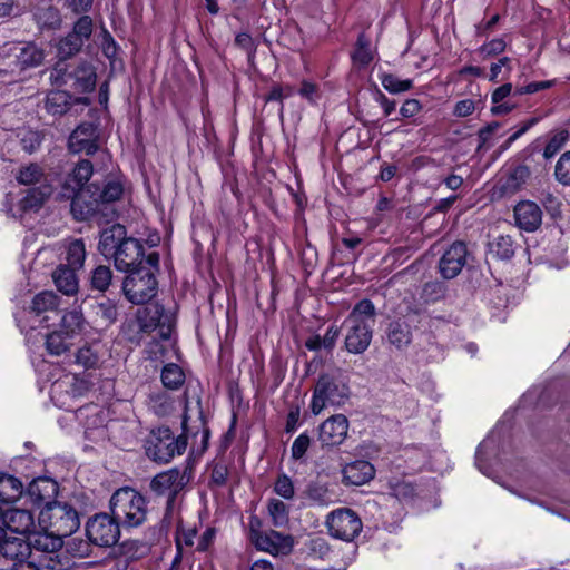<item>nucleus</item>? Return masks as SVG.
Returning a JSON list of instances; mask_svg holds the SVG:
<instances>
[{
	"label": "nucleus",
	"mask_w": 570,
	"mask_h": 570,
	"mask_svg": "<svg viewBox=\"0 0 570 570\" xmlns=\"http://www.w3.org/2000/svg\"><path fill=\"white\" fill-rule=\"evenodd\" d=\"M375 315V306L370 299H362L354 306L343 323L347 352L362 354L367 350L372 341Z\"/></svg>",
	"instance_id": "nucleus-1"
},
{
	"label": "nucleus",
	"mask_w": 570,
	"mask_h": 570,
	"mask_svg": "<svg viewBox=\"0 0 570 570\" xmlns=\"http://www.w3.org/2000/svg\"><path fill=\"white\" fill-rule=\"evenodd\" d=\"M110 511L119 523L136 528L147 520L146 498L130 487L119 488L110 498Z\"/></svg>",
	"instance_id": "nucleus-2"
},
{
	"label": "nucleus",
	"mask_w": 570,
	"mask_h": 570,
	"mask_svg": "<svg viewBox=\"0 0 570 570\" xmlns=\"http://www.w3.org/2000/svg\"><path fill=\"white\" fill-rule=\"evenodd\" d=\"M63 541L55 532L43 531L30 533L27 541L21 538H13L11 544L4 547L9 556H37L45 563L46 558H53V554L62 548Z\"/></svg>",
	"instance_id": "nucleus-3"
},
{
	"label": "nucleus",
	"mask_w": 570,
	"mask_h": 570,
	"mask_svg": "<svg viewBox=\"0 0 570 570\" xmlns=\"http://www.w3.org/2000/svg\"><path fill=\"white\" fill-rule=\"evenodd\" d=\"M187 446V438L183 433L175 436L168 428L153 431L146 442L147 456L158 463H168L176 455L183 454Z\"/></svg>",
	"instance_id": "nucleus-4"
},
{
	"label": "nucleus",
	"mask_w": 570,
	"mask_h": 570,
	"mask_svg": "<svg viewBox=\"0 0 570 570\" xmlns=\"http://www.w3.org/2000/svg\"><path fill=\"white\" fill-rule=\"evenodd\" d=\"M348 394L346 384L331 374H322L313 391L311 411L318 415L326 407H338L347 401Z\"/></svg>",
	"instance_id": "nucleus-5"
},
{
	"label": "nucleus",
	"mask_w": 570,
	"mask_h": 570,
	"mask_svg": "<svg viewBox=\"0 0 570 570\" xmlns=\"http://www.w3.org/2000/svg\"><path fill=\"white\" fill-rule=\"evenodd\" d=\"M42 522H48L52 532L61 539L75 533L80 527L79 514L73 507L65 502H53L40 514Z\"/></svg>",
	"instance_id": "nucleus-6"
},
{
	"label": "nucleus",
	"mask_w": 570,
	"mask_h": 570,
	"mask_svg": "<svg viewBox=\"0 0 570 570\" xmlns=\"http://www.w3.org/2000/svg\"><path fill=\"white\" fill-rule=\"evenodd\" d=\"M325 525L331 537L345 542H352L363 529L360 515L350 508H338L330 512Z\"/></svg>",
	"instance_id": "nucleus-7"
},
{
	"label": "nucleus",
	"mask_w": 570,
	"mask_h": 570,
	"mask_svg": "<svg viewBox=\"0 0 570 570\" xmlns=\"http://www.w3.org/2000/svg\"><path fill=\"white\" fill-rule=\"evenodd\" d=\"M158 289V282L153 271L140 267L128 274L122 283L125 296L132 304H145L149 302Z\"/></svg>",
	"instance_id": "nucleus-8"
},
{
	"label": "nucleus",
	"mask_w": 570,
	"mask_h": 570,
	"mask_svg": "<svg viewBox=\"0 0 570 570\" xmlns=\"http://www.w3.org/2000/svg\"><path fill=\"white\" fill-rule=\"evenodd\" d=\"M190 480L187 470L180 471L173 468L156 474L150 481V490L157 497L167 499V509H171L177 495L183 491Z\"/></svg>",
	"instance_id": "nucleus-9"
},
{
	"label": "nucleus",
	"mask_w": 570,
	"mask_h": 570,
	"mask_svg": "<svg viewBox=\"0 0 570 570\" xmlns=\"http://www.w3.org/2000/svg\"><path fill=\"white\" fill-rule=\"evenodd\" d=\"M119 524L112 514L98 513L88 520L86 534L98 547H111L120 538Z\"/></svg>",
	"instance_id": "nucleus-10"
},
{
	"label": "nucleus",
	"mask_w": 570,
	"mask_h": 570,
	"mask_svg": "<svg viewBox=\"0 0 570 570\" xmlns=\"http://www.w3.org/2000/svg\"><path fill=\"white\" fill-rule=\"evenodd\" d=\"M137 322L140 331L151 332L159 330V336L167 341L170 337L174 317L167 313L163 305L153 303L139 308L137 312Z\"/></svg>",
	"instance_id": "nucleus-11"
},
{
	"label": "nucleus",
	"mask_w": 570,
	"mask_h": 570,
	"mask_svg": "<svg viewBox=\"0 0 570 570\" xmlns=\"http://www.w3.org/2000/svg\"><path fill=\"white\" fill-rule=\"evenodd\" d=\"M144 257V244L136 238L128 237L118 245V249L109 258L114 261L117 271L130 274L142 267Z\"/></svg>",
	"instance_id": "nucleus-12"
},
{
	"label": "nucleus",
	"mask_w": 570,
	"mask_h": 570,
	"mask_svg": "<svg viewBox=\"0 0 570 570\" xmlns=\"http://www.w3.org/2000/svg\"><path fill=\"white\" fill-rule=\"evenodd\" d=\"M70 210L75 219L88 220L92 218H99L100 216L107 217L108 214H104V207L98 200V196L94 189V184L86 186L85 189L75 191L70 198Z\"/></svg>",
	"instance_id": "nucleus-13"
},
{
	"label": "nucleus",
	"mask_w": 570,
	"mask_h": 570,
	"mask_svg": "<svg viewBox=\"0 0 570 570\" xmlns=\"http://www.w3.org/2000/svg\"><path fill=\"white\" fill-rule=\"evenodd\" d=\"M4 57L12 58V61L8 63L12 71L16 69L22 71L40 66L43 62L45 53L42 49L32 42L13 43L8 48Z\"/></svg>",
	"instance_id": "nucleus-14"
},
{
	"label": "nucleus",
	"mask_w": 570,
	"mask_h": 570,
	"mask_svg": "<svg viewBox=\"0 0 570 570\" xmlns=\"http://www.w3.org/2000/svg\"><path fill=\"white\" fill-rule=\"evenodd\" d=\"M250 540L258 550L273 556H286L293 548V539L291 535H285L274 530L265 532L253 531Z\"/></svg>",
	"instance_id": "nucleus-15"
},
{
	"label": "nucleus",
	"mask_w": 570,
	"mask_h": 570,
	"mask_svg": "<svg viewBox=\"0 0 570 570\" xmlns=\"http://www.w3.org/2000/svg\"><path fill=\"white\" fill-rule=\"evenodd\" d=\"M348 420L343 414H335L326 419L318 428V441L322 446L341 445L348 433Z\"/></svg>",
	"instance_id": "nucleus-16"
},
{
	"label": "nucleus",
	"mask_w": 570,
	"mask_h": 570,
	"mask_svg": "<svg viewBox=\"0 0 570 570\" xmlns=\"http://www.w3.org/2000/svg\"><path fill=\"white\" fill-rule=\"evenodd\" d=\"M68 148L72 154L94 155L99 148L97 127L92 122L80 124L70 135Z\"/></svg>",
	"instance_id": "nucleus-17"
},
{
	"label": "nucleus",
	"mask_w": 570,
	"mask_h": 570,
	"mask_svg": "<svg viewBox=\"0 0 570 570\" xmlns=\"http://www.w3.org/2000/svg\"><path fill=\"white\" fill-rule=\"evenodd\" d=\"M92 174L94 167L91 161L88 159L79 160L62 181L58 197L69 200V198L75 195V191L86 188L85 185L89 181Z\"/></svg>",
	"instance_id": "nucleus-18"
},
{
	"label": "nucleus",
	"mask_w": 570,
	"mask_h": 570,
	"mask_svg": "<svg viewBox=\"0 0 570 570\" xmlns=\"http://www.w3.org/2000/svg\"><path fill=\"white\" fill-rule=\"evenodd\" d=\"M468 249L464 243L454 242L441 256L439 272L445 279L456 277L466 263Z\"/></svg>",
	"instance_id": "nucleus-19"
},
{
	"label": "nucleus",
	"mask_w": 570,
	"mask_h": 570,
	"mask_svg": "<svg viewBox=\"0 0 570 570\" xmlns=\"http://www.w3.org/2000/svg\"><path fill=\"white\" fill-rule=\"evenodd\" d=\"M515 225L525 232H534L542 224V210L539 205L531 200H523L514 207Z\"/></svg>",
	"instance_id": "nucleus-20"
},
{
	"label": "nucleus",
	"mask_w": 570,
	"mask_h": 570,
	"mask_svg": "<svg viewBox=\"0 0 570 570\" xmlns=\"http://www.w3.org/2000/svg\"><path fill=\"white\" fill-rule=\"evenodd\" d=\"M1 522L11 533L29 535L35 528V519L26 509H9L1 514Z\"/></svg>",
	"instance_id": "nucleus-21"
},
{
	"label": "nucleus",
	"mask_w": 570,
	"mask_h": 570,
	"mask_svg": "<svg viewBox=\"0 0 570 570\" xmlns=\"http://www.w3.org/2000/svg\"><path fill=\"white\" fill-rule=\"evenodd\" d=\"M58 493V484L50 478H38L32 480L28 488L27 494L30 497L35 504H52L51 500L56 498Z\"/></svg>",
	"instance_id": "nucleus-22"
},
{
	"label": "nucleus",
	"mask_w": 570,
	"mask_h": 570,
	"mask_svg": "<svg viewBox=\"0 0 570 570\" xmlns=\"http://www.w3.org/2000/svg\"><path fill=\"white\" fill-rule=\"evenodd\" d=\"M343 482L346 485H363L370 482L375 475L374 466L365 460H356L344 466Z\"/></svg>",
	"instance_id": "nucleus-23"
},
{
	"label": "nucleus",
	"mask_w": 570,
	"mask_h": 570,
	"mask_svg": "<svg viewBox=\"0 0 570 570\" xmlns=\"http://www.w3.org/2000/svg\"><path fill=\"white\" fill-rule=\"evenodd\" d=\"M127 238L126 228L120 224H115L101 232L98 249L104 257L109 258L118 249V245Z\"/></svg>",
	"instance_id": "nucleus-24"
},
{
	"label": "nucleus",
	"mask_w": 570,
	"mask_h": 570,
	"mask_svg": "<svg viewBox=\"0 0 570 570\" xmlns=\"http://www.w3.org/2000/svg\"><path fill=\"white\" fill-rule=\"evenodd\" d=\"M68 77L73 79L75 89L79 92H90L96 87V70L88 62H80Z\"/></svg>",
	"instance_id": "nucleus-25"
},
{
	"label": "nucleus",
	"mask_w": 570,
	"mask_h": 570,
	"mask_svg": "<svg viewBox=\"0 0 570 570\" xmlns=\"http://www.w3.org/2000/svg\"><path fill=\"white\" fill-rule=\"evenodd\" d=\"M386 337L391 345L397 350L406 347L412 341V332L405 320H395L387 326Z\"/></svg>",
	"instance_id": "nucleus-26"
},
{
	"label": "nucleus",
	"mask_w": 570,
	"mask_h": 570,
	"mask_svg": "<svg viewBox=\"0 0 570 570\" xmlns=\"http://www.w3.org/2000/svg\"><path fill=\"white\" fill-rule=\"evenodd\" d=\"M23 492L22 482L10 474L0 473V504H9L17 501Z\"/></svg>",
	"instance_id": "nucleus-27"
},
{
	"label": "nucleus",
	"mask_w": 570,
	"mask_h": 570,
	"mask_svg": "<svg viewBox=\"0 0 570 570\" xmlns=\"http://www.w3.org/2000/svg\"><path fill=\"white\" fill-rule=\"evenodd\" d=\"M75 271L67 266H59L52 273L56 287L65 295H73L78 292V278Z\"/></svg>",
	"instance_id": "nucleus-28"
},
{
	"label": "nucleus",
	"mask_w": 570,
	"mask_h": 570,
	"mask_svg": "<svg viewBox=\"0 0 570 570\" xmlns=\"http://www.w3.org/2000/svg\"><path fill=\"white\" fill-rule=\"evenodd\" d=\"M6 558H10L13 561L12 567L9 570H41V568L46 569H55L58 561L55 558H46L47 562L42 561L37 556H7Z\"/></svg>",
	"instance_id": "nucleus-29"
},
{
	"label": "nucleus",
	"mask_w": 570,
	"mask_h": 570,
	"mask_svg": "<svg viewBox=\"0 0 570 570\" xmlns=\"http://www.w3.org/2000/svg\"><path fill=\"white\" fill-rule=\"evenodd\" d=\"M304 497L308 500L309 505L326 507L334 501V495L326 483L311 482L305 491Z\"/></svg>",
	"instance_id": "nucleus-30"
},
{
	"label": "nucleus",
	"mask_w": 570,
	"mask_h": 570,
	"mask_svg": "<svg viewBox=\"0 0 570 570\" xmlns=\"http://www.w3.org/2000/svg\"><path fill=\"white\" fill-rule=\"evenodd\" d=\"M53 188L50 184L43 183L38 187L30 188L21 200L24 210L38 209L52 195Z\"/></svg>",
	"instance_id": "nucleus-31"
},
{
	"label": "nucleus",
	"mask_w": 570,
	"mask_h": 570,
	"mask_svg": "<svg viewBox=\"0 0 570 570\" xmlns=\"http://www.w3.org/2000/svg\"><path fill=\"white\" fill-rule=\"evenodd\" d=\"M33 19L40 29H58L61 26V16L53 6L38 7L33 12Z\"/></svg>",
	"instance_id": "nucleus-32"
},
{
	"label": "nucleus",
	"mask_w": 570,
	"mask_h": 570,
	"mask_svg": "<svg viewBox=\"0 0 570 570\" xmlns=\"http://www.w3.org/2000/svg\"><path fill=\"white\" fill-rule=\"evenodd\" d=\"M94 189L98 196V200H100L102 207L106 205L114 203L120 199L124 194V186L119 180L111 179L108 180L102 188L94 184Z\"/></svg>",
	"instance_id": "nucleus-33"
},
{
	"label": "nucleus",
	"mask_w": 570,
	"mask_h": 570,
	"mask_svg": "<svg viewBox=\"0 0 570 570\" xmlns=\"http://www.w3.org/2000/svg\"><path fill=\"white\" fill-rule=\"evenodd\" d=\"M59 306V297L51 291H43L35 295L31 301L30 311L36 315L55 311Z\"/></svg>",
	"instance_id": "nucleus-34"
},
{
	"label": "nucleus",
	"mask_w": 570,
	"mask_h": 570,
	"mask_svg": "<svg viewBox=\"0 0 570 570\" xmlns=\"http://www.w3.org/2000/svg\"><path fill=\"white\" fill-rule=\"evenodd\" d=\"M85 326L83 315L78 309L66 312L61 318L60 330L65 335L73 337L81 333Z\"/></svg>",
	"instance_id": "nucleus-35"
},
{
	"label": "nucleus",
	"mask_w": 570,
	"mask_h": 570,
	"mask_svg": "<svg viewBox=\"0 0 570 570\" xmlns=\"http://www.w3.org/2000/svg\"><path fill=\"white\" fill-rule=\"evenodd\" d=\"M530 176L529 168L527 166H517L513 168L505 180L503 181L501 189L505 194L517 193Z\"/></svg>",
	"instance_id": "nucleus-36"
},
{
	"label": "nucleus",
	"mask_w": 570,
	"mask_h": 570,
	"mask_svg": "<svg viewBox=\"0 0 570 570\" xmlns=\"http://www.w3.org/2000/svg\"><path fill=\"white\" fill-rule=\"evenodd\" d=\"M69 95L62 90H53L47 95L46 110L51 115H63L70 107Z\"/></svg>",
	"instance_id": "nucleus-37"
},
{
	"label": "nucleus",
	"mask_w": 570,
	"mask_h": 570,
	"mask_svg": "<svg viewBox=\"0 0 570 570\" xmlns=\"http://www.w3.org/2000/svg\"><path fill=\"white\" fill-rule=\"evenodd\" d=\"M16 179L21 185H35L47 183L42 168L35 163L23 166L19 169Z\"/></svg>",
	"instance_id": "nucleus-38"
},
{
	"label": "nucleus",
	"mask_w": 570,
	"mask_h": 570,
	"mask_svg": "<svg viewBox=\"0 0 570 570\" xmlns=\"http://www.w3.org/2000/svg\"><path fill=\"white\" fill-rule=\"evenodd\" d=\"M71 337L65 335L61 331H53L46 336V348L49 354L59 356L69 351Z\"/></svg>",
	"instance_id": "nucleus-39"
},
{
	"label": "nucleus",
	"mask_w": 570,
	"mask_h": 570,
	"mask_svg": "<svg viewBox=\"0 0 570 570\" xmlns=\"http://www.w3.org/2000/svg\"><path fill=\"white\" fill-rule=\"evenodd\" d=\"M83 43L81 40L69 32L66 37L61 38L57 45V51L60 59H68L78 53Z\"/></svg>",
	"instance_id": "nucleus-40"
},
{
	"label": "nucleus",
	"mask_w": 570,
	"mask_h": 570,
	"mask_svg": "<svg viewBox=\"0 0 570 570\" xmlns=\"http://www.w3.org/2000/svg\"><path fill=\"white\" fill-rule=\"evenodd\" d=\"M185 381V375L181 368L176 364H167L161 371L163 384L170 389L177 390Z\"/></svg>",
	"instance_id": "nucleus-41"
},
{
	"label": "nucleus",
	"mask_w": 570,
	"mask_h": 570,
	"mask_svg": "<svg viewBox=\"0 0 570 570\" xmlns=\"http://www.w3.org/2000/svg\"><path fill=\"white\" fill-rule=\"evenodd\" d=\"M490 252L499 259H510L514 255L513 240L510 236H499L490 244Z\"/></svg>",
	"instance_id": "nucleus-42"
},
{
	"label": "nucleus",
	"mask_w": 570,
	"mask_h": 570,
	"mask_svg": "<svg viewBox=\"0 0 570 570\" xmlns=\"http://www.w3.org/2000/svg\"><path fill=\"white\" fill-rule=\"evenodd\" d=\"M86 248L82 239L72 240L67 249V261L70 268L78 269L83 266Z\"/></svg>",
	"instance_id": "nucleus-43"
},
{
	"label": "nucleus",
	"mask_w": 570,
	"mask_h": 570,
	"mask_svg": "<svg viewBox=\"0 0 570 570\" xmlns=\"http://www.w3.org/2000/svg\"><path fill=\"white\" fill-rule=\"evenodd\" d=\"M112 279V271L108 266L99 265L91 273V286L92 288L105 292L108 289Z\"/></svg>",
	"instance_id": "nucleus-44"
},
{
	"label": "nucleus",
	"mask_w": 570,
	"mask_h": 570,
	"mask_svg": "<svg viewBox=\"0 0 570 570\" xmlns=\"http://www.w3.org/2000/svg\"><path fill=\"white\" fill-rule=\"evenodd\" d=\"M268 513L275 527H282L288 521V507L278 499H271L268 502Z\"/></svg>",
	"instance_id": "nucleus-45"
},
{
	"label": "nucleus",
	"mask_w": 570,
	"mask_h": 570,
	"mask_svg": "<svg viewBox=\"0 0 570 570\" xmlns=\"http://www.w3.org/2000/svg\"><path fill=\"white\" fill-rule=\"evenodd\" d=\"M354 62L361 66H367L373 60V53L370 48V41L361 33L357 38L356 49L352 55Z\"/></svg>",
	"instance_id": "nucleus-46"
},
{
	"label": "nucleus",
	"mask_w": 570,
	"mask_h": 570,
	"mask_svg": "<svg viewBox=\"0 0 570 570\" xmlns=\"http://www.w3.org/2000/svg\"><path fill=\"white\" fill-rule=\"evenodd\" d=\"M96 315L101 318L106 326L114 324L118 317L117 304L111 299H105L98 303L96 306Z\"/></svg>",
	"instance_id": "nucleus-47"
},
{
	"label": "nucleus",
	"mask_w": 570,
	"mask_h": 570,
	"mask_svg": "<svg viewBox=\"0 0 570 570\" xmlns=\"http://www.w3.org/2000/svg\"><path fill=\"white\" fill-rule=\"evenodd\" d=\"M382 86L391 94H400L412 88V80H401L394 75L385 73L381 78Z\"/></svg>",
	"instance_id": "nucleus-48"
},
{
	"label": "nucleus",
	"mask_w": 570,
	"mask_h": 570,
	"mask_svg": "<svg viewBox=\"0 0 570 570\" xmlns=\"http://www.w3.org/2000/svg\"><path fill=\"white\" fill-rule=\"evenodd\" d=\"M149 406L158 416H165L171 412L173 402L166 393H158L150 396Z\"/></svg>",
	"instance_id": "nucleus-49"
},
{
	"label": "nucleus",
	"mask_w": 570,
	"mask_h": 570,
	"mask_svg": "<svg viewBox=\"0 0 570 570\" xmlns=\"http://www.w3.org/2000/svg\"><path fill=\"white\" fill-rule=\"evenodd\" d=\"M273 489L277 495L285 500H292L295 495L294 483L292 479L285 473H282L277 476Z\"/></svg>",
	"instance_id": "nucleus-50"
},
{
	"label": "nucleus",
	"mask_w": 570,
	"mask_h": 570,
	"mask_svg": "<svg viewBox=\"0 0 570 570\" xmlns=\"http://www.w3.org/2000/svg\"><path fill=\"white\" fill-rule=\"evenodd\" d=\"M554 176L562 185L570 186V150L563 153L557 161Z\"/></svg>",
	"instance_id": "nucleus-51"
},
{
	"label": "nucleus",
	"mask_w": 570,
	"mask_h": 570,
	"mask_svg": "<svg viewBox=\"0 0 570 570\" xmlns=\"http://www.w3.org/2000/svg\"><path fill=\"white\" fill-rule=\"evenodd\" d=\"M568 132L566 130L554 134L548 141L543 150V157L549 159L553 157L567 142Z\"/></svg>",
	"instance_id": "nucleus-52"
},
{
	"label": "nucleus",
	"mask_w": 570,
	"mask_h": 570,
	"mask_svg": "<svg viewBox=\"0 0 570 570\" xmlns=\"http://www.w3.org/2000/svg\"><path fill=\"white\" fill-rule=\"evenodd\" d=\"M72 35L77 36L82 43L87 41L92 33V19L89 16H81L73 24Z\"/></svg>",
	"instance_id": "nucleus-53"
},
{
	"label": "nucleus",
	"mask_w": 570,
	"mask_h": 570,
	"mask_svg": "<svg viewBox=\"0 0 570 570\" xmlns=\"http://www.w3.org/2000/svg\"><path fill=\"white\" fill-rule=\"evenodd\" d=\"M444 285L440 282H429L423 286L422 297L425 302H436L444 296Z\"/></svg>",
	"instance_id": "nucleus-54"
},
{
	"label": "nucleus",
	"mask_w": 570,
	"mask_h": 570,
	"mask_svg": "<svg viewBox=\"0 0 570 570\" xmlns=\"http://www.w3.org/2000/svg\"><path fill=\"white\" fill-rule=\"evenodd\" d=\"M505 46V41L502 38H495L481 46L479 52L483 58H489L503 52Z\"/></svg>",
	"instance_id": "nucleus-55"
},
{
	"label": "nucleus",
	"mask_w": 570,
	"mask_h": 570,
	"mask_svg": "<svg viewBox=\"0 0 570 570\" xmlns=\"http://www.w3.org/2000/svg\"><path fill=\"white\" fill-rule=\"evenodd\" d=\"M311 444V438L306 433L299 434L292 444V458L294 460L302 459Z\"/></svg>",
	"instance_id": "nucleus-56"
},
{
	"label": "nucleus",
	"mask_w": 570,
	"mask_h": 570,
	"mask_svg": "<svg viewBox=\"0 0 570 570\" xmlns=\"http://www.w3.org/2000/svg\"><path fill=\"white\" fill-rule=\"evenodd\" d=\"M235 45L245 50L249 57L256 52L257 45L252 36L247 32H240L235 37Z\"/></svg>",
	"instance_id": "nucleus-57"
},
{
	"label": "nucleus",
	"mask_w": 570,
	"mask_h": 570,
	"mask_svg": "<svg viewBox=\"0 0 570 570\" xmlns=\"http://www.w3.org/2000/svg\"><path fill=\"white\" fill-rule=\"evenodd\" d=\"M392 493L399 500H407L414 497V487L411 483L401 481L391 485Z\"/></svg>",
	"instance_id": "nucleus-58"
},
{
	"label": "nucleus",
	"mask_w": 570,
	"mask_h": 570,
	"mask_svg": "<svg viewBox=\"0 0 570 570\" xmlns=\"http://www.w3.org/2000/svg\"><path fill=\"white\" fill-rule=\"evenodd\" d=\"M228 469L223 463H215L212 469L210 480L214 484L222 487L226 483Z\"/></svg>",
	"instance_id": "nucleus-59"
},
{
	"label": "nucleus",
	"mask_w": 570,
	"mask_h": 570,
	"mask_svg": "<svg viewBox=\"0 0 570 570\" xmlns=\"http://www.w3.org/2000/svg\"><path fill=\"white\" fill-rule=\"evenodd\" d=\"M309 551L320 558H324L330 552V546L324 538L317 537L311 539L308 544Z\"/></svg>",
	"instance_id": "nucleus-60"
},
{
	"label": "nucleus",
	"mask_w": 570,
	"mask_h": 570,
	"mask_svg": "<svg viewBox=\"0 0 570 570\" xmlns=\"http://www.w3.org/2000/svg\"><path fill=\"white\" fill-rule=\"evenodd\" d=\"M338 335H340V330L336 326H333V325L330 326L326 330L325 335L322 337L323 338V342H322L323 348L327 350V351H332L336 344Z\"/></svg>",
	"instance_id": "nucleus-61"
},
{
	"label": "nucleus",
	"mask_w": 570,
	"mask_h": 570,
	"mask_svg": "<svg viewBox=\"0 0 570 570\" xmlns=\"http://www.w3.org/2000/svg\"><path fill=\"white\" fill-rule=\"evenodd\" d=\"M474 101L471 99L460 100L455 104L454 115L458 117L470 116L474 111Z\"/></svg>",
	"instance_id": "nucleus-62"
},
{
	"label": "nucleus",
	"mask_w": 570,
	"mask_h": 570,
	"mask_svg": "<svg viewBox=\"0 0 570 570\" xmlns=\"http://www.w3.org/2000/svg\"><path fill=\"white\" fill-rule=\"evenodd\" d=\"M23 149L28 153H33L41 142V139L37 132H28L21 140Z\"/></svg>",
	"instance_id": "nucleus-63"
},
{
	"label": "nucleus",
	"mask_w": 570,
	"mask_h": 570,
	"mask_svg": "<svg viewBox=\"0 0 570 570\" xmlns=\"http://www.w3.org/2000/svg\"><path fill=\"white\" fill-rule=\"evenodd\" d=\"M421 110V105L416 99H407L401 107L400 114L404 118L415 116Z\"/></svg>",
	"instance_id": "nucleus-64"
}]
</instances>
